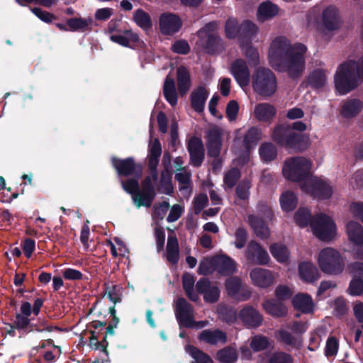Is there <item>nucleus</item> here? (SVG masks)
I'll use <instances>...</instances> for the list:
<instances>
[{
	"instance_id": "a878e982",
	"label": "nucleus",
	"mask_w": 363,
	"mask_h": 363,
	"mask_svg": "<svg viewBox=\"0 0 363 363\" xmlns=\"http://www.w3.org/2000/svg\"><path fill=\"white\" fill-rule=\"evenodd\" d=\"M257 26L249 20H245L240 24L238 35L240 44L251 43L257 33Z\"/></svg>"
},
{
	"instance_id": "e2e57ef3",
	"label": "nucleus",
	"mask_w": 363,
	"mask_h": 363,
	"mask_svg": "<svg viewBox=\"0 0 363 363\" xmlns=\"http://www.w3.org/2000/svg\"><path fill=\"white\" fill-rule=\"evenodd\" d=\"M257 211L259 216H262L266 221H272L274 218V215L272 208L265 202L260 201L257 203Z\"/></svg>"
},
{
	"instance_id": "37998d69",
	"label": "nucleus",
	"mask_w": 363,
	"mask_h": 363,
	"mask_svg": "<svg viewBox=\"0 0 363 363\" xmlns=\"http://www.w3.org/2000/svg\"><path fill=\"white\" fill-rule=\"evenodd\" d=\"M269 251L273 257L280 263H285L289 258V250L281 243H273L269 247Z\"/></svg>"
},
{
	"instance_id": "f257e3e1",
	"label": "nucleus",
	"mask_w": 363,
	"mask_h": 363,
	"mask_svg": "<svg viewBox=\"0 0 363 363\" xmlns=\"http://www.w3.org/2000/svg\"><path fill=\"white\" fill-rule=\"evenodd\" d=\"M307 50L303 43L291 44L286 38L277 37L271 44L269 63L276 71L286 72L292 79H298L305 70Z\"/></svg>"
},
{
	"instance_id": "c03bdc74",
	"label": "nucleus",
	"mask_w": 363,
	"mask_h": 363,
	"mask_svg": "<svg viewBox=\"0 0 363 363\" xmlns=\"http://www.w3.org/2000/svg\"><path fill=\"white\" fill-rule=\"evenodd\" d=\"M216 359L221 363H235L238 359L237 351L231 346H226L216 352Z\"/></svg>"
},
{
	"instance_id": "dca6fc26",
	"label": "nucleus",
	"mask_w": 363,
	"mask_h": 363,
	"mask_svg": "<svg viewBox=\"0 0 363 363\" xmlns=\"http://www.w3.org/2000/svg\"><path fill=\"white\" fill-rule=\"evenodd\" d=\"M208 155L216 158L219 157L222 147V130L213 127L210 128L206 135Z\"/></svg>"
},
{
	"instance_id": "7ed1b4c3",
	"label": "nucleus",
	"mask_w": 363,
	"mask_h": 363,
	"mask_svg": "<svg viewBox=\"0 0 363 363\" xmlns=\"http://www.w3.org/2000/svg\"><path fill=\"white\" fill-rule=\"evenodd\" d=\"M272 137L277 145L295 152H302L311 145L308 134L293 131L284 124H278L274 128Z\"/></svg>"
},
{
	"instance_id": "f3484780",
	"label": "nucleus",
	"mask_w": 363,
	"mask_h": 363,
	"mask_svg": "<svg viewBox=\"0 0 363 363\" xmlns=\"http://www.w3.org/2000/svg\"><path fill=\"white\" fill-rule=\"evenodd\" d=\"M246 257L248 262L259 265L268 264L270 257L265 249L256 241H250L247 245Z\"/></svg>"
},
{
	"instance_id": "0e129e2a",
	"label": "nucleus",
	"mask_w": 363,
	"mask_h": 363,
	"mask_svg": "<svg viewBox=\"0 0 363 363\" xmlns=\"http://www.w3.org/2000/svg\"><path fill=\"white\" fill-rule=\"evenodd\" d=\"M269 363H294L293 357L285 352H274L268 359Z\"/></svg>"
},
{
	"instance_id": "2f4dec72",
	"label": "nucleus",
	"mask_w": 363,
	"mask_h": 363,
	"mask_svg": "<svg viewBox=\"0 0 363 363\" xmlns=\"http://www.w3.org/2000/svg\"><path fill=\"white\" fill-rule=\"evenodd\" d=\"M204 48L208 55L218 54L225 48L223 39L216 33H208L206 34Z\"/></svg>"
},
{
	"instance_id": "4d7b16f0",
	"label": "nucleus",
	"mask_w": 363,
	"mask_h": 363,
	"mask_svg": "<svg viewBox=\"0 0 363 363\" xmlns=\"http://www.w3.org/2000/svg\"><path fill=\"white\" fill-rule=\"evenodd\" d=\"M218 315L222 321L229 324L235 323L237 319L236 311L228 306L220 307L218 309Z\"/></svg>"
},
{
	"instance_id": "6ab92c4d",
	"label": "nucleus",
	"mask_w": 363,
	"mask_h": 363,
	"mask_svg": "<svg viewBox=\"0 0 363 363\" xmlns=\"http://www.w3.org/2000/svg\"><path fill=\"white\" fill-rule=\"evenodd\" d=\"M140 189L139 188L138 208L141 206L150 207L156 196L155 186L150 176H147L141 182Z\"/></svg>"
},
{
	"instance_id": "0eeeda50",
	"label": "nucleus",
	"mask_w": 363,
	"mask_h": 363,
	"mask_svg": "<svg viewBox=\"0 0 363 363\" xmlns=\"http://www.w3.org/2000/svg\"><path fill=\"white\" fill-rule=\"evenodd\" d=\"M311 227L313 234L322 241L331 240L336 233V225L332 218L321 213L313 216Z\"/></svg>"
},
{
	"instance_id": "c85d7f7f",
	"label": "nucleus",
	"mask_w": 363,
	"mask_h": 363,
	"mask_svg": "<svg viewBox=\"0 0 363 363\" xmlns=\"http://www.w3.org/2000/svg\"><path fill=\"white\" fill-rule=\"evenodd\" d=\"M177 89L181 96H184L191 86V75L189 69L184 65L177 69Z\"/></svg>"
},
{
	"instance_id": "79ce46f5",
	"label": "nucleus",
	"mask_w": 363,
	"mask_h": 363,
	"mask_svg": "<svg viewBox=\"0 0 363 363\" xmlns=\"http://www.w3.org/2000/svg\"><path fill=\"white\" fill-rule=\"evenodd\" d=\"M279 201L284 211L291 212L296 208L298 199L294 192L286 191L281 194Z\"/></svg>"
},
{
	"instance_id": "864d4df0",
	"label": "nucleus",
	"mask_w": 363,
	"mask_h": 363,
	"mask_svg": "<svg viewBox=\"0 0 363 363\" xmlns=\"http://www.w3.org/2000/svg\"><path fill=\"white\" fill-rule=\"evenodd\" d=\"M241 177V172L237 167L228 170L223 177V183L228 188H233Z\"/></svg>"
},
{
	"instance_id": "9b49d317",
	"label": "nucleus",
	"mask_w": 363,
	"mask_h": 363,
	"mask_svg": "<svg viewBox=\"0 0 363 363\" xmlns=\"http://www.w3.org/2000/svg\"><path fill=\"white\" fill-rule=\"evenodd\" d=\"M302 189L314 198L320 200L328 199L333 194V187L326 181L315 178L304 184Z\"/></svg>"
},
{
	"instance_id": "f704fd0d",
	"label": "nucleus",
	"mask_w": 363,
	"mask_h": 363,
	"mask_svg": "<svg viewBox=\"0 0 363 363\" xmlns=\"http://www.w3.org/2000/svg\"><path fill=\"white\" fill-rule=\"evenodd\" d=\"M255 114L258 121L269 122L276 116L277 110L272 104L262 103L255 106Z\"/></svg>"
},
{
	"instance_id": "5fc2aeb1",
	"label": "nucleus",
	"mask_w": 363,
	"mask_h": 363,
	"mask_svg": "<svg viewBox=\"0 0 363 363\" xmlns=\"http://www.w3.org/2000/svg\"><path fill=\"white\" fill-rule=\"evenodd\" d=\"M162 154V147L158 138H155L152 143L150 146L148 154V163H159Z\"/></svg>"
},
{
	"instance_id": "ddd939ff",
	"label": "nucleus",
	"mask_w": 363,
	"mask_h": 363,
	"mask_svg": "<svg viewBox=\"0 0 363 363\" xmlns=\"http://www.w3.org/2000/svg\"><path fill=\"white\" fill-rule=\"evenodd\" d=\"M110 39L113 43L131 49L141 47L143 44V41L140 40L138 34L133 32L130 29H125L121 33L118 30L116 33L110 36Z\"/></svg>"
},
{
	"instance_id": "49530a36",
	"label": "nucleus",
	"mask_w": 363,
	"mask_h": 363,
	"mask_svg": "<svg viewBox=\"0 0 363 363\" xmlns=\"http://www.w3.org/2000/svg\"><path fill=\"white\" fill-rule=\"evenodd\" d=\"M185 350L194 359L196 363H213V359L208 354L194 345H189Z\"/></svg>"
},
{
	"instance_id": "a18cd8bd",
	"label": "nucleus",
	"mask_w": 363,
	"mask_h": 363,
	"mask_svg": "<svg viewBox=\"0 0 363 363\" xmlns=\"http://www.w3.org/2000/svg\"><path fill=\"white\" fill-rule=\"evenodd\" d=\"M133 20L144 30H148L152 26L150 16L142 9H138L134 12Z\"/></svg>"
},
{
	"instance_id": "72a5a7b5",
	"label": "nucleus",
	"mask_w": 363,
	"mask_h": 363,
	"mask_svg": "<svg viewBox=\"0 0 363 363\" xmlns=\"http://www.w3.org/2000/svg\"><path fill=\"white\" fill-rule=\"evenodd\" d=\"M163 95L166 101L172 106L177 104L178 96L174 78L168 74L164 79L163 84Z\"/></svg>"
},
{
	"instance_id": "cd10ccee",
	"label": "nucleus",
	"mask_w": 363,
	"mask_h": 363,
	"mask_svg": "<svg viewBox=\"0 0 363 363\" xmlns=\"http://www.w3.org/2000/svg\"><path fill=\"white\" fill-rule=\"evenodd\" d=\"M292 305L295 310L302 313L308 314L313 311L314 303L312 297L308 294H296L292 299Z\"/></svg>"
},
{
	"instance_id": "f03ea898",
	"label": "nucleus",
	"mask_w": 363,
	"mask_h": 363,
	"mask_svg": "<svg viewBox=\"0 0 363 363\" xmlns=\"http://www.w3.org/2000/svg\"><path fill=\"white\" fill-rule=\"evenodd\" d=\"M335 86L341 95L355 89L363 82V55L358 60L342 63L335 75Z\"/></svg>"
},
{
	"instance_id": "4468645a",
	"label": "nucleus",
	"mask_w": 363,
	"mask_h": 363,
	"mask_svg": "<svg viewBox=\"0 0 363 363\" xmlns=\"http://www.w3.org/2000/svg\"><path fill=\"white\" fill-rule=\"evenodd\" d=\"M187 150L191 164L194 167H201L205 158V148L202 140L196 136L191 137L187 143Z\"/></svg>"
},
{
	"instance_id": "e433bc0d",
	"label": "nucleus",
	"mask_w": 363,
	"mask_h": 363,
	"mask_svg": "<svg viewBox=\"0 0 363 363\" xmlns=\"http://www.w3.org/2000/svg\"><path fill=\"white\" fill-rule=\"evenodd\" d=\"M94 20L92 18H71L67 21V25L71 31H91L92 30Z\"/></svg>"
},
{
	"instance_id": "69168bd1",
	"label": "nucleus",
	"mask_w": 363,
	"mask_h": 363,
	"mask_svg": "<svg viewBox=\"0 0 363 363\" xmlns=\"http://www.w3.org/2000/svg\"><path fill=\"white\" fill-rule=\"evenodd\" d=\"M293 292L291 289L286 285H279L274 291V296L276 300L284 303L291 298Z\"/></svg>"
},
{
	"instance_id": "412c9836",
	"label": "nucleus",
	"mask_w": 363,
	"mask_h": 363,
	"mask_svg": "<svg viewBox=\"0 0 363 363\" xmlns=\"http://www.w3.org/2000/svg\"><path fill=\"white\" fill-rule=\"evenodd\" d=\"M262 306L266 313L275 318H285L288 315L286 305L274 298L264 300Z\"/></svg>"
},
{
	"instance_id": "052dcab7",
	"label": "nucleus",
	"mask_w": 363,
	"mask_h": 363,
	"mask_svg": "<svg viewBox=\"0 0 363 363\" xmlns=\"http://www.w3.org/2000/svg\"><path fill=\"white\" fill-rule=\"evenodd\" d=\"M268 337L262 335L255 336L250 342V347L254 352H259L269 347Z\"/></svg>"
},
{
	"instance_id": "473e14b6",
	"label": "nucleus",
	"mask_w": 363,
	"mask_h": 363,
	"mask_svg": "<svg viewBox=\"0 0 363 363\" xmlns=\"http://www.w3.org/2000/svg\"><path fill=\"white\" fill-rule=\"evenodd\" d=\"M362 108L363 104L359 99H349L342 106L340 114L343 118H352L360 113Z\"/></svg>"
},
{
	"instance_id": "bf43d9fd",
	"label": "nucleus",
	"mask_w": 363,
	"mask_h": 363,
	"mask_svg": "<svg viewBox=\"0 0 363 363\" xmlns=\"http://www.w3.org/2000/svg\"><path fill=\"white\" fill-rule=\"evenodd\" d=\"M347 292L351 296H362L363 294V280L361 277H354L350 282Z\"/></svg>"
},
{
	"instance_id": "09e8293b",
	"label": "nucleus",
	"mask_w": 363,
	"mask_h": 363,
	"mask_svg": "<svg viewBox=\"0 0 363 363\" xmlns=\"http://www.w3.org/2000/svg\"><path fill=\"white\" fill-rule=\"evenodd\" d=\"M313 216H311V211L307 208L301 207L295 213L294 218L296 223L301 227H306L308 224L311 225V220Z\"/></svg>"
},
{
	"instance_id": "de8ad7c7",
	"label": "nucleus",
	"mask_w": 363,
	"mask_h": 363,
	"mask_svg": "<svg viewBox=\"0 0 363 363\" xmlns=\"http://www.w3.org/2000/svg\"><path fill=\"white\" fill-rule=\"evenodd\" d=\"M259 154L263 161L269 162L275 160L277 155V150L273 143H264L259 147Z\"/></svg>"
},
{
	"instance_id": "4be33fe9",
	"label": "nucleus",
	"mask_w": 363,
	"mask_h": 363,
	"mask_svg": "<svg viewBox=\"0 0 363 363\" xmlns=\"http://www.w3.org/2000/svg\"><path fill=\"white\" fill-rule=\"evenodd\" d=\"M212 262L214 264L215 269L221 275L231 276L237 270L235 261L228 255L213 257Z\"/></svg>"
},
{
	"instance_id": "c9c22d12",
	"label": "nucleus",
	"mask_w": 363,
	"mask_h": 363,
	"mask_svg": "<svg viewBox=\"0 0 363 363\" xmlns=\"http://www.w3.org/2000/svg\"><path fill=\"white\" fill-rule=\"evenodd\" d=\"M166 249L167 261L172 264H177L179 259V246L174 234L168 235Z\"/></svg>"
},
{
	"instance_id": "393cba45",
	"label": "nucleus",
	"mask_w": 363,
	"mask_h": 363,
	"mask_svg": "<svg viewBox=\"0 0 363 363\" xmlns=\"http://www.w3.org/2000/svg\"><path fill=\"white\" fill-rule=\"evenodd\" d=\"M209 96L208 91L203 86H199L190 95L192 108L200 113L204 111L206 101Z\"/></svg>"
},
{
	"instance_id": "423d86ee",
	"label": "nucleus",
	"mask_w": 363,
	"mask_h": 363,
	"mask_svg": "<svg viewBox=\"0 0 363 363\" xmlns=\"http://www.w3.org/2000/svg\"><path fill=\"white\" fill-rule=\"evenodd\" d=\"M318 262L321 271L328 274H340L345 268V262L340 253L331 247L320 250Z\"/></svg>"
},
{
	"instance_id": "3c124183",
	"label": "nucleus",
	"mask_w": 363,
	"mask_h": 363,
	"mask_svg": "<svg viewBox=\"0 0 363 363\" xmlns=\"http://www.w3.org/2000/svg\"><path fill=\"white\" fill-rule=\"evenodd\" d=\"M252 184L249 178L240 180L235 188V194L240 200L245 201L250 197Z\"/></svg>"
},
{
	"instance_id": "58836bf2",
	"label": "nucleus",
	"mask_w": 363,
	"mask_h": 363,
	"mask_svg": "<svg viewBox=\"0 0 363 363\" xmlns=\"http://www.w3.org/2000/svg\"><path fill=\"white\" fill-rule=\"evenodd\" d=\"M262 138V131L259 128L251 127L245 133L243 138V146L247 151L255 147Z\"/></svg>"
},
{
	"instance_id": "4c0bfd02",
	"label": "nucleus",
	"mask_w": 363,
	"mask_h": 363,
	"mask_svg": "<svg viewBox=\"0 0 363 363\" xmlns=\"http://www.w3.org/2000/svg\"><path fill=\"white\" fill-rule=\"evenodd\" d=\"M347 233L349 240L355 245L363 242V227L359 223L350 221L346 225Z\"/></svg>"
},
{
	"instance_id": "ea45409f",
	"label": "nucleus",
	"mask_w": 363,
	"mask_h": 363,
	"mask_svg": "<svg viewBox=\"0 0 363 363\" xmlns=\"http://www.w3.org/2000/svg\"><path fill=\"white\" fill-rule=\"evenodd\" d=\"M307 82L313 89H318L323 87L326 83L325 72L322 69H315L309 73Z\"/></svg>"
},
{
	"instance_id": "a19ab883",
	"label": "nucleus",
	"mask_w": 363,
	"mask_h": 363,
	"mask_svg": "<svg viewBox=\"0 0 363 363\" xmlns=\"http://www.w3.org/2000/svg\"><path fill=\"white\" fill-rule=\"evenodd\" d=\"M279 11L278 6L269 1L262 3L257 9L258 18L265 21L275 16Z\"/></svg>"
},
{
	"instance_id": "a211bd4d",
	"label": "nucleus",
	"mask_w": 363,
	"mask_h": 363,
	"mask_svg": "<svg viewBox=\"0 0 363 363\" xmlns=\"http://www.w3.org/2000/svg\"><path fill=\"white\" fill-rule=\"evenodd\" d=\"M250 277L255 286L262 289L269 288L274 281L272 272L267 269L254 268L250 272Z\"/></svg>"
},
{
	"instance_id": "bb28decb",
	"label": "nucleus",
	"mask_w": 363,
	"mask_h": 363,
	"mask_svg": "<svg viewBox=\"0 0 363 363\" xmlns=\"http://www.w3.org/2000/svg\"><path fill=\"white\" fill-rule=\"evenodd\" d=\"M250 226L253 229L254 233L262 240L267 239L269 236V228L266 223V220L257 215H249L247 216Z\"/></svg>"
},
{
	"instance_id": "aec40b11",
	"label": "nucleus",
	"mask_w": 363,
	"mask_h": 363,
	"mask_svg": "<svg viewBox=\"0 0 363 363\" xmlns=\"http://www.w3.org/2000/svg\"><path fill=\"white\" fill-rule=\"evenodd\" d=\"M231 73L237 83L241 86H247L250 82V73L246 62L237 59L231 65Z\"/></svg>"
},
{
	"instance_id": "2eb2a0df",
	"label": "nucleus",
	"mask_w": 363,
	"mask_h": 363,
	"mask_svg": "<svg viewBox=\"0 0 363 363\" xmlns=\"http://www.w3.org/2000/svg\"><path fill=\"white\" fill-rule=\"evenodd\" d=\"M238 316L247 328H257L262 324L264 320L260 312L251 305L245 306L240 311Z\"/></svg>"
},
{
	"instance_id": "7c9ffc66",
	"label": "nucleus",
	"mask_w": 363,
	"mask_h": 363,
	"mask_svg": "<svg viewBox=\"0 0 363 363\" xmlns=\"http://www.w3.org/2000/svg\"><path fill=\"white\" fill-rule=\"evenodd\" d=\"M142 174L132 176L131 178L121 181L123 189L131 195L132 200L135 205L138 208L139 199V180Z\"/></svg>"
},
{
	"instance_id": "20e7f679",
	"label": "nucleus",
	"mask_w": 363,
	"mask_h": 363,
	"mask_svg": "<svg viewBox=\"0 0 363 363\" xmlns=\"http://www.w3.org/2000/svg\"><path fill=\"white\" fill-rule=\"evenodd\" d=\"M254 91L263 97H270L277 89V78L269 68L258 67L252 77Z\"/></svg>"
},
{
	"instance_id": "9d476101",
	"label": "nucleus",
	"mask_w": 363,
	"mask_h": 363,
	"mask_svg": "<svg viewBox=\"0 0 363 363\" xmlns=\"http://www.w3.org/2000/svg\"><path fill=\"white\" fill-rule=\"evenodd\" d=\"M225 286L228 294L239 301H247L251 296L250 288L242 284L239 277L234 276L228 278L225 280Z\"/></svg>"
},
{
	"instance_id": "f8f14e48",
	"label": "nucleus",
	"mask_w": 363,
	"mask_h": 363,
	"mask_svg": "<svg viewBox=\"0 0 363 363\" xmlns=\"http://www.w3.org/2000/svg\"><path fill=\"white\" fill-rule=\"evenodd\" d=\"M182 26V20L176 13L164 12L159 17V28L163 35H173L181 30Z\"/></svg>"
},
{
	"instance_id": "680f3d73",
	"label": "nucleus",
	"mask_w": 363,
	"mask_h": 363,
	"mask_svg": "<svg viewBox=\"0 0 363 363\" xmlns=\"http://www.w3.org/2000/svg\"><path fill=\"white\" fill-rule=\"evenodd\" d=\"M169 207V202L165 201L159 204L155 203L152 213V218L154 220H163Z\"/></svg>"
},
{
	"instance_id": "5701e85b",
	"label": "nucleus",
	"mask_w": 363,
	"mask_h": 363,
	"mask_svg": "<svg viewBox=\"0 0 363 363\" xmlns=\"http://www.w3.org/2000/svg\"><path fill=\"white\" fill-rule=\"evenodd\" d=\"M198 339L211 345H216L218 342L225 344L228 340L226 333L220 329L203 330L199 335Z\"/></svg>"
},
{
	"instance_id": "338daca9",
	"label": "nucleus",
	"mask_w": 363,
	"mask_h": 363,
	"mask_svg": "<svg viewBox=\"0 0 363 363\" xmlns=\"http://www.w3.org/2000/svg\"><path fill=\"white\" fill-rule=\"evenodd\" d=\"M235 246L238 249H242L245 246L247 240L248 234L245 228L239 227L237 228L235 233Z\"/></svg>"
},
{
	"instance_id": "774afa93",
	"label": "nucleus",
	"mask_w": 363,
	"mask_h": 363,
	"mask_svg": "<svg viewBox=\"0 0 363 363\" xmlns=\"http://www.w3.org/2000/svg\"><path fill=\"white\" fill-rule=\"evenodd\" d=\"M190 46L186 40H176L171 47L174 53L179 55H187L190 52Z\"/></svg>"
},
{
	"instance_id": "1a4fd4ad",
	"label": "nucleus",
	"mask_w": 363,
	"mask_h": 363,
	"mask_svg": "<svg viewBox=\"0 0 363 363\" xmlns=\"http://www.w3.org/2000/svg\"><path fill=\"white\" fill-rule=\"evenodd\" d=\"M191 313V304L184 298H178L175 315L179 325L187 328H191L195 325H199L201 327L205 326L206 323L203 321L195 322Z\"/></svg>"
},
{
	"instance_id": "6e6552de",
	"label": "nucleus",
	"mask_w": 363,
	"mask_h": 363,
	"mask_svg": "<svg viewBox=\"0 0 363 363\" xmlns=\"http://www.w3.org/2000/svg\"><path fill=\"white\" fill-rule=\"evenodd\" d=\"M111 164L119 177H132L143 173V165L137 163L133 157L125 159L113 157Z\"/></svg>"
},
{
	"instance_id": "39448f33",
	"label": "nucleus",
	"mask_w": 363,
	"mask_h": 363,
	"mask_svg": "<svg viewBox=\"0 0 363 363\" xmlns=\"http://www.w3.org/2000/svg\"><path fill=\"white\" fill-rule=\"evenodd\" d=\"M311 162L304 157L296 156L286 160L283 174L289 180L301 182L311 175Z\"/></svg>"
},
{
	"instance_id": "13d9d810",
	"label": "nucleus",
	"mask_w": 363,
	"mask_h": 363,
	"mask_svg": "<svg viewBox=\"0 0 363 363\" xmlns=\"http://www.w3.org/2000/svg\"><path fill=\"white\" fill-rule=\"evenodd\" d=\"M238 23L235 18H228L225 24V33L226 38L228 39H235L238 38V29H239Z\"/></svg>"
},
{
	"instance_id": "6e6d98bb",
	"label": "nucleus",
	"mask_w": 363,
	"mask_h": 363,
	"mask_svg": "<svg viewBox=\"0 0 363 363\" xmlns=\"http://www.w3.org/2000/svg\"><path fill=\"white\" fill-rule=\"evenodd\" d=\"M241 50L248 59L249 62L255 65L259 63V52L256 48L252 45L251 43L240 44Z\"/></svg>"
},
{
	"instance_id": "b1692460",
	"label": "nucleus",
	"mask_w": 363,
	"mask_h": 363,
	"mask_svg": "<svg viewBox=\"0 0 363 363\" xmlns=\"http://www.w3.org/2000/svg\"><path fill=\"white\" fill-rule=\"evenodd\" d=\"M323 26L328 30H337L340 27V16L337 8L329 6L322 13Z\"/></svg>"
},
{
	"instance_id": "8fccbe9b",
	"label": "nucleus",
	"mask_w": 363,
	"mask_h": 363,
	"mask_svg": "<svg viewBox=\"0 0 363 363\" xmlns=\"http://www.w3.org/2000/svg\"><path fill=\"white\" fill-rule=\"evenodd\" d=\"M14 327L21 331H23L26 333H29L34 331V324L30 323V319L28 317L23 316L21 313L16 314V318L13 323Z\"/></svg>"
},
{
	"instance_id": "603ef678",
	"label": "nucleus",
	"mask_w": 363,
	"mask_h": 363,
	"mask_svg": "<svg viewBox=\"0 0 363 363\" xmlns=\"http://www.w3.org/2000/svg\"><path fill=\"white\" fill-rule=\"evenodd\" d=\"M105 294L108 299L114 304L121 301V290L120 286L116 284H104Z\"/></svg>"
},
{
	"instance_id": "c756f323",
	"label": "nucleus",
	"mask_w": 363,
	"mask_h": 363,
	"mask_svg": "<svg viewBox=\"0 0 363 363\" xmlns=\"http://www.w3.org/2000/svg\"><path fill=\"white\" fill-rule=\"evenodd\" d=\"M298 274L301 280L307 283H313L320 277L318 268L308 262H303L298 264Z\"/></svg>"
}]
</instances>
